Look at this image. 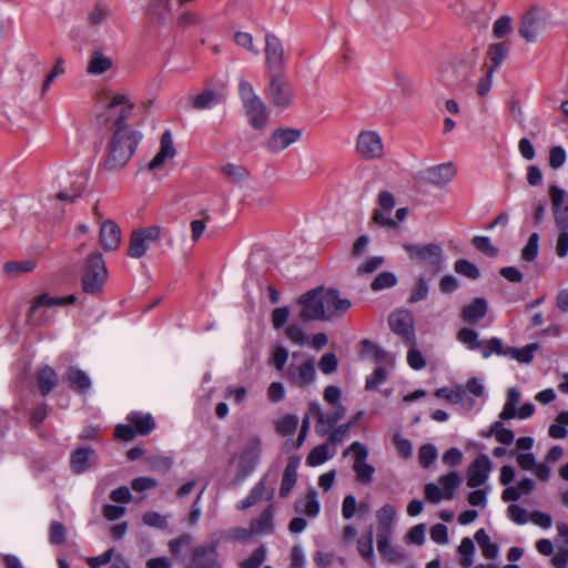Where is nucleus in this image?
I'll return each instance as SVG.
<instances>
[{
  "label": "nucleus",
  "instance_id": "nucleus-1",
  "mask_svg": "<svg viewBox=\"0 0 568 568\" xmlns=\"http://www.w3.org/2000/svg\"><path fill=\"white\" fill-rule=\"evenodd\" d=\"M123 105L114 121L115 131L109 145V152L104 161L106 170H118L125 165L132 158L140 141L138 132L128 129L125 120L131 114L133 105L124 94H115L109 102V108Z\"/></svg>",
  "mask_w": 568,
  "mask_h": 568
},
{
  "label": "nucleus",
  "instance_id": "nucleus-2",
  "mask_svg": "<svg viewBox=\"0 0 568 568\" xmlns=\"http://www.w3.org/2000/svg\"><path fill=\"white\" fill-rule=\"evenodd\" d=\"M552 212L558 231L556 254L566 257L568 254V193L556 185L549 187Z\"/></svg>",
  "mask_w": 568,
  "mask_h": 568
},
{
  "label": "nucleus",
  "instance_id": "nucleus-3",
  "mask_svg": "<svg viewBox=\"0 0 568 568\" xmlns=\"http://www.w3.org/2000/svg\"><path fill=\"white\" fill-rule=\"evenodd\" d=\"M125 420L128 424H119L114 429V437L122 442H131L136 436H148L156 427L154 417L140 410L130 412Z\"/></svg>",
  "mask_w": 568,
  "mask_h": 568
},
{
  "label": "nucleus",
  "instance_id": "nucleus-4",
  "mask_svg": "<svg viewBox=\"0 0 568 568\" xmlns=\"http://www.w3.org/2000/svg\"><path fill=\"white\" fill-rule=\"evenodd\" d=\"M239 94L250 124L256 130L264 129L268 114L264 102L255 93L253 85L248 81L242 80L239 84Z\"/></svg>",
  "mask_w": 568,
  "mask_h": 568
},
{
  "label": "nucleus",
  "instance_id": "nucleus-5",
  "mask_svg": "<svg viewBox=\"0 0 568 568\" xmlns=\"http://www.w3.org/2000/svg\"><path fill=\"white\" fill-rule=\"evenodd\" d=\"M108 278V270L100 252L89 255L85 264V273L82 277V288L87 294H98L102 291Z\"/></svg>",
  "mask_w": 568,
  "mask_h": 568
},
{
  "label": "nucleus",
  "instance_id": "nucleus-6",
  "mask_svg": "<svg viewBox=\"0 0 568 568\" xmlns=\"http://www.w3.org/2000/svg\"><path fill=\"white\" fill-rule=\"evenodd\" d=\"M403 248L407 252L410 260L429 266L434 274L442 271L445 256L440 245L436 243H405Z\"/></svg>",
  "mask_w": 568,
  "mask_h": 568
},
{
  "label": "nucleus",
  "instance_id": "nucleus-7",
  "mask_svg": "<svg viewBox=\"0 0 568 568\" xmlns=\"http://www.w3.org/2000/svg\"><path fill=\"white\" fill-rule=\"evenodd\" d=\"M270 82L265 90L267 99L277 108L286 109L293 104L294 90L290 81L281 73H268Z\"/></svg>",
  "mask_w": 568,
  "mask_h": 568
},
{
  "label": "nucleus",
  "instance_id": "nucleus-8",
  "mask_svg": "<svg viewBox=\"0 0 568 568\" xmlns=\"http://www.w3.org/2000/svg\"><path fill=\"white\" fill-rule=\"evenodd\" d=\"M262 452V442L258 437L248 438L239 456L235 480L241 483L245 480L256 468Z\"/></svg>",
  "mask_w": 568,
  "mask_h": 568
},
{
  "label": "nucleus",
  "instance_id": "nucleus-9",
  "mask_svg": "<svg viewBox=\"0 0 568 568\" xmlns=\"http://www.w3.org/2000/svg\"><path fill=\"white\" fill-rule=\"evenodd\" d=\"M275 476H272L268 471L265 473L250 489L245 498L236 504L237 510H245L256 505L261 500L272 501L274 498V484Z\"/></svg>",
  "mask_w": 568,
  "mask_h": 568
},
{
  "label": "nucleus",
  "instance_id": "nucleus-10",
  "mask_svg": "<svg viewBox=\"0 0 568 568\" xmlns=\"http://www.w3.org/2000/svg\"><path fill=\"white\" fill-rule=\"evenodd\" d=\"M349 452L354 453L353 470L356 475V480L363 485H369L373 481L375 468L367 463L368 450L359 442L352 443L343 453L347 456Z\"/></svg>",
  "mask_w": 568,
  "mask_h": 568
},
{
  "label": "nucleus",
  "instance_id": "nucleus-11",
  "mask_svg": "<svg viewBox=\"0 0 568 568\" xmlns=\"http://www.w3.org/2000/svg\"><path fill=\"white\" fill-rule=\"evenodd\" d=\"M300 317L304 321H324L325 310L323 304L322 287L313 288L300 296Z\"/></svg>",
  "mask_w": 568,
  "mask_h": 568
},
{
  "label": "nucleus",
  "instance_id": "nucleus-12",
  "mask_svg": "<svg viewBox=\"0 0 568 568\" xmlns=\"http://www.w3.org/2000/svg\"><path fill=\"white\" fill-rule=\"evenodd\" d=\"M219 545L220 541L214 539L207 544L195 546L192 549L189 568H222L219 561Z\"/></svg>",
  "mask_w": 568,
  "mask_h": 568
},
{
  "label": "nucleus",
  "instance_id": "nucleus-13",
  "mask_svg": "<svg viewBox=\"0 0 568 568\" xmlns=\"http://www.w3.org/2000/svg\"><path fill=\"white\" fill-rule=\"evenodd\" d=\"M308 412L312 416L317 418L315 430L320 436H325L343 419L346 413V408L343 405H337L333 412L323 413L318 402H311L308 405Z\"/></svg>",
  "mask_w": 568,
  "mask_h": 568
},
{
  "label": "nucleus",
  "instance_id": "nucleus-14",
  "mask_svg": "<svg viewBox=\"0 0 568 568\" xmlns=\"http://www.w3.org/2000/svg\"><path fill=\"white\" fill-rule=\"evenodd\" d=\"M265 68L267 73H281L284 69V48L274 34L265 36Z\"/></svg>",
  "mask_w": 568,
  "mask_h": 568
},
{
  "label": "nucleus",
  "instance_id": "nucleus-15",
  "mask_svg": "<svg viewBox=\"0 0 568 568\" xmlns=\"http://www.w3.org/2000/svg\"><path fill=\"white\" fill-rule=\"evenodd\" d=\"M356 148L364 159H377L384 153L382 138L376 131H362L358 134Z\"/></svg>",
  "mask_w": 568,
  "mask_h": 568
},
{
  "label": "nucleus",
  "instance_id": "nucleus-16",
  "mask_svg": "<svg viewBox=\"0 0 568 568\" xmlns=\"http://www.w3.org/2000/svg\"><path fill=\"white\" fill-rule=\"evenodd\" d=\"M323 304L325 310L324 321L343 316L352 306L348 298H342L337 290L322 287Z\"/></svg>",
  "mask_w": 568,
  "mask_h": 568
},
{
  "label": "nucleus",
  "instance_id": "nucleus-17",
  "mask_svg": "<svg viewBox=\"0 0 568 568\" xmlns=\"http://www.w3.org/2000/svg\"><path fill=\"white\" fill-rule=\"evenodd\" d=\"M388 323L390 329L399 335L406 344H415L413 317L408 312L399 311L392 313L388 317Z\"/></svg>",
  "mask_w": 568,
  "mask_h": 568
},
{
  "label": "nucleus",
  "instance_id": "nucleus-18",
  "mask_svg": "<svg viewBox=\"0 0 568 568\" xmlns=\"http://www.w3.org/2000/svg\"><path fill=\"white\" fill-rule=\"evenodd\" d=\"M491 471V462L486 454H479L467 469V486L477 488L483 486Z\"/></svg>",
  "mask_w": 568,
  "mask_h": 568
},
{
  "label": "nucleus",
  "instance_id": "nucleus-19",
  "mask_svg": "<svg viewBox=\"0 0 568 568\" xmlns=\"http://www.w3.org/2000/svg\"><path fill=\"white\" fill-rule=\"evenodd\" d=\"M291 384L301 388L310 386L316 376L314 362L308 359L301 365L291 363L285 372Z\"/></svg>",
  "mask_w": 568,
  "mask_h": 568
},
{
  "label": "nucleus",
  "instance_id": "nucleus-20",
  "mask_svg": "<svg viewBox=\"0 0 568 568\" xmlns=\"http://www.w3.org/2000/svg\"><path fill=\"white\" fill-rule=\"evenodd\" d=\"M302 132L297 129L278 128L271 134L265 148L271 153H278L301 139Z\"/></svg>",
  "mask_w": 568,
  "mask_h": 568
},
{
  "label": "nucleus",
  "instance_id": "nucleus-21",
  "mask_svg": "<svg viewBox=\"0 0 568 568\" xmlns=\"http://www.w3.org/2000/svg\"><path fill=\"white\" fill-rule=\"evenodd\" d=\"M396 509L393 505L386 504L376 513L377 537H379V548L386 546V536H390L392 527L395 521Z\"/></svg>",
  "mask_w": 568,
  "mask_h": 568
},
{
  "label": "nucleus",
  "instance_id": "nucleus-22",
  "mask_svg": "<svg viewBox=\"0 0 568 568\" xmlns=\"http://www.w3.org/2000/svg\"><path fill=\"white\" fill-rule=\"evenodd\" d=\"M275 505L270 503L263 511L250 523L255 536L272 535L275 531Z\"/></svg>",
  "mask_w": 568,
  "mask_h": 568
},
{
  "label": "nucleus",
  "instance_id": "nucleus-23",
  "mask_svg": "<svg viewBox=\"0 0 568 568\" xmlns=\"http://www.w3.org/2000/svg\"><path fill=\"white\" fill-rule=\"evenodd\" d=\"M422 175L426 182L442 186L455 178L456 171L452 163H443L426 169Z\"/></svg>",
  "mask_w": 568,
  "mask_h": 568
},
{
  "label": "nucleus",
  "instance_id": "nucleus-24",
  "mask_svg": "<svg viewBox=\"0 0 568 568\" xmlns=\"http://www.w3.org/2000/svg\"><path fill=\"white\" fill-rule=\"evenodd\" d=\"M488 311L487 301L484 297H475L470 304L465 305L460 311V318L468 325L476 324L484 318Z\"/></svg>",
  "mask_w": 568,
  "mask_h": 568
},
{
  "label": "nucleus",
  "instance_id": "nucleus-25",
  "mask_svg": "<svg viewBox=\"0 0 568 568\" xmlns=\"http://www.w3.org/2000/svg\"><path fill=\"white\" fill-rule=\"evenodd\" d=\"M100 243L105 251H115L121 243L120 226L108 220L103 222L100 229Z\"/></svg>",
  "mask_w": 568,
  "mask_h": 568
},
{
  "label": "nucleus",
  "instance_id": "nucleus-26",
  "mask_svg": "<svg viewBox=\"0 0 568 568\" xmlns=\"http://www.w3.org/2000/svg\"><path fill=\"white\" fill-rule=\"evenodd\" d=\"M88 178L83 173H73L70 175V185L61 190L57 197L60 201L74 202L75 199L80 197L87 186Z\"/></svg>",
  "mask_w": 568,
  "mask_h": 568
},
{
  "label": "nucleus",
  "instance_id": "nucleus-27",
  "mask_svg": "<svg viewBox=\"0 0 568 568\" xmlns=\"http://www.w3.org/2000/svg\"><path fill=\"white\" fill-rule=\"evenodd\" d=\"M174 155L175 149L173 146L172 133L170 131H165L160 140V150L149 163V169L155 170L162 166L168 159H172Z\"/></svg>",
  "mask_w": 568,
  "mask_h": 568
},
{
  "label": "nucleus",
  "instance_id": "nucleus-28",
  "mask_svg": "<svg viewBox=\"0 0 568 568\" xmlns=\"http://www.w3.org/2000/svg\"><path fill=\"white\" fill-rule=\"evenodd\" d=\"M64 378L70 388L79 393L85 394L92 386L89 375L84 371L74 366H71L67 369Z\"/></svg>",
  "mask_w": 568,
  "mask_h": 568
},
{
  "label": "nucleus",
  "instance_id": "nucleus-29",
  "mask_svg": "<svg viewBox=\"0 0 568 568\" xmlns=\"http://www.w3.org/2000/svg\"><path fill=\"white\" fill-rule=\"evenodd\" d=\"M95 458V452L92 448H77L70 458V466L73 473L82 474L89 469L91 462Z\"/></svg>",
  "mask_w": 568,
  "mask_h": 568
},
{
  "label": "nucleus",
  "instance_id": "nucleus-30",
  "mask_svg": "<svg viewBox=\"0 0 568 568\" xmlns=\"http://www.w3.org/2000/svg\"><path fill=\"white\" fill-rule=\"evenodd\" d=\"M189 101L193 109L202 111L222 103L223 95L214 90L207 89L200 94L190 97Z\"/></svg>",
  "mask_w": 568,
  "mask_h": 568
},
{
  "label": "nucleus",
  "instance_id": "nucleus-31",
  "mask_svg": "<svg viewBox=\"0 0 568 568\" xmlns=\"http://www.w3.org/2000/svg\"><path fill=\"white\" fill-rule=\"evenodd\" d=\"M58 383L59 376L51 366L45 365L39 369L37 384L39 392L43 397L48 396L58 386Z\"/></svg>",
  "mask_w": 568,
  "mask_h": 568
},
{
  "label": "nucleus",
  "instance_id": "nucleus-32",
  "mask_svg": "<svg viewBox=\"0 0 568 568\" xmlns=\"http://www.w3.org/2000/svg\"><path fill=\"white\" fill-rule=\"evenodd\" d=\"M294 509L297 514H303L311 518L316 517L321 510L316 490L311 488L304 498L297 499Z\"/></svg>",
  "mask_w": 568,
  "mask_h": 568
},
{
  "label": "nucleus",
  "instance_id": "nucleus-33",
  "mask_svg": "<svg viewBox=\"0 0 568 568\" xmlns=\"http://www.w3.org/2000/svg\"><path fill=\"white\" fill-rule=\"evenodd\" d=\"M113 61L102 50L95 49L90 55L87 72L92 75H101L112 68Z\"/></svg>",
  "mask_w": 568,
  "mask_h": 568
},
{
  "label": "nucleus",
  "instance_id": "nucleus-34",
  "mask_svg": "<svg viewBox=\"0 0 568 568\" xmlns=\"http://www.w3.org/2000/svg\"><path fill=\"white\" fill-rule=\"evenodd\" d=\"M297 468L298 460L295 458H291L283 471L281 486H280V496L287 497L292 489L294 488L297 481Z\"/></svg>",
  "mask_w": 568,
  "mask_h": 568
},
{
  "label": "nucleus",
  "instance_id": "nucleus-35",
  "mask_svg": "<svg viewBox=\"0 0 568 568\" xmlns=\"http://www.w3.org/2000/svg\"><path fill=\"white\" fill-rule=\"evenodd\" d=\"M539 33V21L535 11L530 10L523 19L519 27V34L528 42H535Z\"/></svg>",
  "mask_w": 568,
  "mask_h": 568
},
{
  "label": "nucleus",
  "instance_id": "nucleus-36",
  "mask_svg": "<svg viewBox=\"0 0 568 568\" xmlns=\"http://www.w3.org/2000/svg\"><path fill=\"white\" fill-rule=\"evenodd\" d=\"M329 446H331V444L328 442L321 444L318 446H315L310 452V454L306 458L307 465L315 467V466H320V465L324 464L326 460L331 459L335 455L336 450L333 449L331 452Z\"/></svg>",
  "mask_w": 568,
  "mask_h": 568
},
{
  "label": "nucleus",
  "instance_id": "nucleus-37",
  "mask_svg": "<svg viewBox=\"0 0 568 568\" xmlns=\"http://www.w3.org/2000/svg\"><path fill=\"white\" fill-rule=\"evenodd\" d=\"M475 540L483 551V556L486 559H495L499 554V547L497 544L491 542L490 537L487 535L484 528H480L475 534Z\"/></svg>",
  "mask_w": 568,
  "mask_h": 568
},
{
  "label": "nucleus",
  "instance_id": "nucleus-38",
  "mask_svg": "<svg viewBox=\"0 0 568 568\" xmlns=\"http://www.w3.org/2000/svg\"><path fill=\"white\" fill-rule=\"evenodd\" d=\"M150 243L146 241L142 234L135 230L132 232L130 237V245L128 250V255L133 258L142 257L146 251L149 250Z\"/></svg>",
  "mask_w": 568,
  "mask_h": 568
},
{
  "label": "nucleus",
  "instance_id": "nucleus-39",
  "mask_svg": "<svg viewBox=\"0 0 568 568\" xmlns=\"http://www.w3.org/2000/svg\"><path fill=\"white\" fill-rule=\"evenodd\" d=\"M438 483L442 486L444 493V499H453L456 488L459 487L462 478L456 471L443 475L438 478Z\"/></svg>",
  "mask_w": 568,
  "mask_h": 568
},
{
  "label": "nucleus",
  "instance_id": "nucleus-40",
  "mask_svg": "<svg viewBox=\"0 0 568 568\" xmlns=\"http://www.w3.org/2000/svg\"><path fill=\"white\" fill-rule=\"evenodd\" d=\"M520 400V394L516 388H509L507 392V399L499 414V419L509 420L516 417V408Z\"/></svg>",
  "mask_w": 568,
  "mask_h": 568
},
{
  "label": "nucleus",
  "instance_id": "nucleus-41",
  "mask_svg": "<svg viewBox=\"0 0 568 568\" xmlns=\"http://www.w3.org/2000/svg\"><path fill=\"white\" fill-rule=\"evenodd\" d=\"M171 11L169 0H148L146 12L160 22H164Z\"/></svg>",
  "mask_w": 568,
  "mask_h": 568
},
{
  "label": "nucleus",
  "instance_id": "nucleus-42",
  "mask_svg": "<svg viewBox=\"0 0 568 568\" xmlns=\"http://www.w3.org/2000/svg\"><path fill=\"white\" fill-rule=\"evenodd\" d=\"M298 427V417L292 414H287L281 419L275 422V429L278 435L283 437L295 434Z\"/></svg>",
  "mask_w": 568,
  "mask_h": 568
},
{
  "label": "nucleus",
  "instance_id": "nucleus-43",
  "mask_svg": "<svg viewBox=\"0 0 568 568\" xmlns=\"http://www.w3.org/2000/svg\"><path fill=\"white\" fill-rule=\"evenodd\" d=\"M110 14V6L105 1L99 0L94 3V7L89 14V22L91 26H100L109 19Z\"/></svg>",
  "mask_w": 568,
  "mask_h": 568
},
{
  "label": "nucleus",
  "instance_id": "nucleus-44",
  "mask_svg": "<svg viewBox=\"0 0 568 568\" xmlns=\"http://www.w3.org/2000/svg\"><path fill=\"white\" fill-rule=\"evenodd\" d=\"M457 341L469 351H478L481 345L478 333L469 327H464L457 332Z\"/></svg>",
  "mask_w": 568,
  "mask_h": 568
},
{
  "label": "nucleus",
  "instance_id": "nucleus-45",
  "mask_svg": "<svg viewBox=\"0 0 568 568\" xmlns=\"http://www.w3.org/2000/svg\"><path fill=\"white\" fill-rule=\"evenodd\" d=\"M488 435H494L496 440L503 445H509L515 439L514 432L511 429L506 428L501 419L490 425Z\"/></svg>",
  "mask_w": 568,
  "mask_h": 568
},
{
  "label": "nucleus",
  "instance_id": "nucleus-46",
  "mask_svg": "<svg viewBox=\"0 0 568 568\" xmlns=\"http://www.w3.org/2000/svg\"><path fill=\"white\" fill-rule=\"evenodd\" d=\"M509 51V47L506 42H498L489 47L488 55L491 60L493 65L489 70L495 71L505 60Z\"/></svg>",
  "mask_w": 568,
  "mask_h": 568
},
{
  "label": "nucleus",
  "instance_id": "nucleus-47",
  "mask_svg": "<svg viewBox=\"0 0 568 568\" xmlns=\"http://www.w3.org/2000/svg\"><path fill=\"white\" fill-rule=\"evenodd\" d=\"M435 396L443 398L452 404H458L464 400L466 396V389L463 386H457L454 389L442 387L435 392Z\"/></svg>",
  "mask_w": 568,
  "mask_h": 568
},
{
  "label": "nucleus",
  "instance_id": "nucleus-48",
  "mask_svg": "<svg viewBox=\"0 0 568 568\" xmlns=\"http://www.w3.org/2000/svg\"><path fill=\"white\" fill-rule=\"evenodd\" d=\"M568 412H561L556 417V423L550 425L548 434L554 439H562L567 436L568 432Z\"/></svg>",
  "mask_w": 568,
  "mask_h": 568
},
{
  "label": "nucleus",
  "instance_id": "nucleus-49",
  "mask_svg": "<svg viewBox=\"0 0 568 568\" xmlns=\"http://www.w3.org/2000/svg\"><path fill=\"white\" fill-rule=\"evenodd\" d=\"M454 270L459 275H463L470 280H477L480 277V272L477 265L466 258L457 260L454 264Z\"/></svg>",
  "mask_w": 568,
  "mask_h": 568
},
{
  "label": "nucleus",
  "instance_id": "nucleus-50",
  "mask_svg": "<svg viewBox=\"0 0 568 568\" xmlns=\"http://www.w3.org/2000/svg\"><path fill=\"white\" fill-rule=\"evenodd\" d=\"M429 293L428 280L424 276H419L410 291L409 302L417 303L427 298Z\"/></svg>",
  "mask_w": 568,
  "mask_h": 568
},
{
  "label": "nucleus",
  "instance_id": "nucleus-51",
  "mask_svg": "<svg viewBox=\"0 0 568 568\" xmlns=\"http://www.w3.org/2000/svg\"><path fill=\"white\" fill-rule=\"evenodd\" d=\"M397 277L393 272L386 271L379 273L371 284V288L374 292L383 291L395 286Z\"/></svg>",
  "mask_w": 568,
  "mask_h": 568
},
{
  "label": "nucleus",
  "instance_id": "nucleus-52",
  "mask_svg": "<svg viewBox=\"0 0 568 568\" xmlns=\"http://www.w3.org/2000/svg\"><path fill=\"white\" fill-rule=\"evenodd\" d=\"M222 172L234 183H241L248 178V172L244 166L233 163L225 164Z\"/></svg>",
  "mask_w": 568,
  "mask_h": 568
},
{
  "label": "nucleus",
  "instance_id": "nucleus-53",
  "mask_svg": "<svg viewBox=\"0 0 568 568\" xmlns=\"http://www.w3.org/2000/svg\"><path fill=\"white\" fill-rule=\"evenodd\" d=\"M176 11V23L180 27H195L202 22V18L196 11L184 10V8Z\"/></svg>",
  "mask_w": 568,
  "mask_h": 568
},
{
  "label": "nucleus",
  "instance_id": "nucleus-54",
  "mask_svg": "<svg viewBox=\"0 0 568 568\" xmlns=\"http://www.w3.org/2000/svg\"><path fill=\"white\" fill-rule=\"evenodd\" d=\"M37 267L34 260L10 261L3 266L7 273H29Z\"/></svg>",
  "mask_w": 568,
  "mask_h": 568
},
{
  "label": "nucleus",
  "instance_id": "nucleus-55",
  "mask_svg": "<svg viewBox=\"0 0 568 568\" xmlns=\"http://www.w3.org/2000/svg\"><path fill=\"white\" fill-rule=\"evenodd\" d=\"M266 559V548L265 546H258L248 558L243 560L240 566L241 568H260L261 565Z\"/></svg>",
  "mask_w": 568,
  "mask_h": 568
},
{
  "label": "nucleus",
  "instance_id": "nucleus-56",
  "mask_svg": "<svg viewBox=\"0 0 568 568\" xmlns=\"http://www.w3.org/2000/svg\"><path fill=\"white\" fill-rule=\"evenodd\" d=\"M437 458V449L432 444L422 445L418 449V462L423 468H428Z\"/></svg>",
  "mask_w": 568,
  "mask_h": 568
},
{
  "label": "nucleus",
  "instance_id": "nucleus-57",
  "mask_svg": "<svg viewBox=\"0 0 568 568\" xmlns=\"http://www.w3.org/2000/svg\"><path fill=\"white\" fill-rule=\"evenodd\" d=\"M373 527H369V530L366 535V538H361L357 540V549L359 555L366 559L372 560L374 556V548H373Z\"/></svg>",
  "mask_w": 568,
  "mask_h": 568
},
{
  "label": "nucleus",
  "instance_id": "nucleus-58",
  "mask_svg": "<svg viewBox=\"0 0 568 568\" xmlns=\"http://www.w3.org/2000/svg\"><path fill=\"white\" fill-rule=\"evenodd\" d=\"M478 351H480L481 356L484 358L490 357L491 354L501 356V351H503L501 339L498 337H491L488 341H481V345Z\"/></svg>",
  "mask_w": 568,
  "mask_h": 568
},
{
  "label": "nucleus",
  "instance_id": "nucleus-59",
  "mask_svg": "<svg viewBox=\"0 0 568 568\" xmlns=\"http://www.w3.org/2000/svg\"><path fill=\"white\" fill-rule=\"evenodd\" d=\"M142 520L144 525L149 527H155L162 530H165L169 527L168 517L154 510L146 511L143 515Z\"/></svg>",
  "mask_w": 568,
  "mask_h": 568
},
{
  "label": "nucleus",
  "instance_id": "nucleus-60",
  "mask_svg": "<svg viewBox=\"0 0 568 568\" xmlns=\"http://www.w3.org/2000/svg\"><path fill=\"white\" fill-rule=\"evenodd\" d=\"M473 246L487 256L494 257L498 254V248L495 247L488 236H475L471 240Z\"/></svg>",
  "mask_w": 568,
  "mask_h": 568
},
{
  "label": "nucleus",
  "instance_id": "nucleus-61",
  "mask_svg": "<svg viewBox=\"0 0 568 568\" xmlns=\"http://www.w3.org/2000/svg\"><path fill=\"white\" fill-rule=\"evenodd\" d=\"M539 235L534 232L530 234L526 245L521 251V258L527 262H531L538 254Z\"/></svg>",
  "mask_w": 568,
  "mask_h": 568
},
{
  "label": "nucleus",
  "instance_id": "nucleus-62",
  "mask_svg": "<svg viewBox=\"0 0 568 568\" xmlns=\"http://www.w3.org/2000/svg\"><path fill=\"white\" fill-rule=\"evenodd\" d=\"M387 379V371L384 367H376L374 372L366 377L365 388L367 390L376 389Z\"/></svg>",
  "mask_w": 568,
  "mask_h": 568
},
{
  "label": "nucleus",
  "instance_id": "nucleus-63",
  "mask_svg": "<svg viewBox=\"0 0 568 568\" xmlns=\"http://www.w3.org/2000/svg\"><path fill=\"white\" fill-rule=\"evenodd\" d=\"M234 41L239 47L250 51L253 55L256 57L260 54L258 49L253 43V37L251 33L237 31L234 34Z\"/></svg>",
  "mask_w": 568,
  "mask_h": 568
},
{
  "label": "nucleus",
  "instance_id": "nucleus-64",
  "mask_svg": "<svg viewBox=\"0 0 568 568\" xmlns=\"http://www.w3.org/2000/svg\"><path fill=\"white\" fill-rule=\"evenodd\" d=\"M511 30V18L508 16H501L494 22L493 33L497 39L506 37Z\"/></svg>",
  "mask_w": 568,
  "mask_h": 568
}]
</instances>
